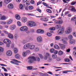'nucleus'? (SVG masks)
<instances>
[{
	"label": "nucleus",
	"mask_w": 76,
	"mask_h": 76,
	"mask_svg": "<svg viewBox=\"0 0 76 76\" xmlns=\"http://www.w3.org/2000/svg\"><path fill=\"white\" fill-rule=\"evenodd\" d=\"M35 47L34 45H32L31 43H27L24 45L23 48L24 49H25V50H26V49L34 50H34L36 51H39V48L36 47L35 48Z\"/></svg>",
	"instance_id": "nucleus-1"
},
{
	"label": "nucleus",
	"mask_w": 76,
	"mask_h": 76,
	"mask_svg": "<svg viewBox=\"0 0 76 76\" xmlns=\"http://www.w3.org/2000/svg\"><path fill=\"white\" fill-rule=\"evenodd\" d=\"M38 55L40 58H41L42 59L44 58V60H47L48 59V58L49 57L51 56V54L48 53H46L44 55V56H43V55L41 54H38Z\"/></svg>",
	"instance_id": "nucleus-2"
},
{
	"label": "nucleus",
	"mask_w": 76,
	"mask_h": 76,
	"mask_svg": "<svg viewBox=\"0 0 76 76\" xmlns=\"http://www.w3.org/2000/svg\"><path fill=\"white\" fill-rule=\"evenodd\" d=\"M3 42L4 44H6V47H10V44L11 43L10 40L8 39H4L3 40Z\"/></svg>",
	"instance_id": "nucleus-3"
},
{
	"label": "nucleus",
	"mask_w": 76,
	"mask_h": 76,
	"mask_svg": "<svg viewBox=\"0 0 76 76\" xmlns=\"http://www.w3.org/2000/svg\"><path fill=\"white\" fill-rule=\"evenodd\" d=\"M21 31H25L27 34H29L30 31L28 30V28L26 26H23L20 28Z\"/></svg>",
	"instance_id": "nucleus-4"
},
{
	"label": "nucleus",
	"mask_w": 76,
	"mask_h": 76,
	"mask_svg": "<svg viewBox=\"0 0 76 76\" xmlns=\"http://www.w3.org/2000/svg\"><path fill=\"white\" fill-rule=\"evenodd\" d=\"M10 62L12 63V64H15V65H19V64L18 63H21L20 61L15 59H13Z\"/></svg>",
	"instance_id": "nucleus-5"
},
{
	"label": "nucleus",
	"mask_w": 76,
	"mask_h": 76,
	"mask_svg": "<svg viewBox=\"0 0 76 76\" xmlns=\"http://www.w3.org/2000/svg\"><path fill=\"white\" fill-rule=\"evenodd\" d=\"M64 32V28L63 27H62L58 30V33L59 35H61L63 34Z\"/></svg>",
	"instance_id": "nucleus-6"
},
{
	"label": "nucleus",
	"mask_w": 76,
	"mask_h": 76,
	"mask_svg": "<svg viewBox=\"0 0 76 76\" xmlns=\"http://www.w3.org/2000/svg\"><path fill=\"white\" fill-rule=\"evenodd\" d=\"M28 25L30 27H33V26H35L36 25V24L33 21H30L28 22Z\"/></svg>",
	"instance_id": "nucleus-7"
},
{
	"label": "nucleus",
	"mask_w": 76,
	"mask_h": 76,
	"mask_svg": "<svg viewBox=\"0 0 76 76\" xmlns=\"http://www.w3.org/2000/svg\"><path fill=\"white\" fill-rule=\"evenodd\" d=\"M34 56H31L29 57L28 58V63H30V64H31L32 63H34Z\"/></svg>",
	"instance_id": "nucleus-8"
},
{
	"label": "nucleus",
	"mask_w": 76,
	"mask_h": 76,
	"mask_svg": "<svg viewBox=\"0 0 76 76\" xmlns=\"http://www.w3.org/2000/svg\"><path fill=\"white\" fill-rule=\"evenodd\" d=\"M72 32V28L69 27L66 28L65 32L66 34H69Z\"/></svg>",
	"instance_id": "nucleus-9"
},
{
	"label": "nucleus",
	"mask_w": 76,
	"mask_h": 76,
	"mask_svg": "<svg viewBox=\"0 0 76 76\" xmlns=\"http://www.w3.org/2000/svg\"><path fill=\"white\" fill-rule=\"evenodd\" d=\"M37 41L39 43H41L43 41L42 38L41 36H39L37 38Z\"/></svg>",
	"instance_id": "nucleus-10"
},
{
	"label": "nucleus",
	"mask_w": 76,
	"mask_h": 76,
	"mask_svg": "<svg viewBox=\"0 0 76 76\" xmlns=\"http://www.w3.org/2000/svg\"><path fill=\"white\" fill-rule=\"evenodd\" d=\"M37 34H43L44 33V31L42 29H38L37 31Z\"/></svg>",
	"instance_id": "nucleus-11"
},
{
	"label": "nucleus",
	"mask_w": 76,
	"mask_h": 76,
	"mask_svg": "<svg viewBox=\"0 0 76 76\" xmlns=\"http://www.w3.org/2000/svg\"><path fill=\"white\" fill-rule=\"evenodd\" d=\"M16 27V25L14 24L10 26V29L11 31H13L15 29Z\"/></svg>",
	"instance_id": "nucleus-12"
},
{
	"label": "nucleus",
	"mask_w": 76,
	"mask_h": 76,
	"mask_svg": "<svg viewBox=\"0 0 76 76\" xmlns=\"http://www.w3.org/2000/svg\"><path fill=\"white\" fill-rule=\"evenodd\" d=\"M7 7L10 9H12L14 8V5L12 4H10L8 5Z\"/></svg>",
	"instance_id": "nucleus-13"
},
{
	"label": "nucleus",
	"mask_w": 76,
	"mask_h": 76,
	"mask_svg": "<svg viewBox=\"0 0 76 76\" xmlns=\"http://www.w3.org/2000/svg\"><path fill=\"white\" fill-rule=\"evenodd\" d=\"M34 61H36L39 62L40 61V58L38 57H34Z\"/></svg>",
	"instance_id": "nucleus-14"
},
{
	"label": "nucleus",
	"mask_w": 76,
	"mask_h": 76,
	"mask_svg": "<svg viewBox=\"0 0 76 76\" xmlns=\"http://www.w3.org/2000/svg\"><path fill=\"white\" fill-rule=\"evenodd\" d=\"M22 21L24 23H25L28 21V18L26 17H23L21 19Z\"/></svg>",
	"instance_id": "nucleus-15"
},
{
	"label": "nucleus",
	"mask_w": 76,
	"mask_h": 76,
	"mask_svg": "<svg viewBox=\"0 0 76 76\" xmlns=\"http://www.w3.org/2000/svg\"><path fill=\"white\" fill-rule=\"evenodd\" d=\"M7 56H10L12 55V52L11 50H9L7 52Z\"/></svg>",
	"instance_id": "nucleus-16"
},
{
	"label": "nucleus",
	"mask_w": 76,
	"mask_h": 76,
	"mask_svg": "<svg viewBox=\"0 0 76 76\" xmlns=\"http://www.w3.org/2000/svg\"><path fill=\"white\" fill-rule=\"evenodd\" d=\"M59 45H60V48L61 50H64V49L66 48L65 45H64L59 44Z\"/></svg>",
	"instance_id": "nucleus-17"
},
{
	"label": "nucleus",
	"mask_w": 76,
	"mask_h": 76,
	"mask_svg": "<svg viewBox=\"0 0 76 76\" xmlns=\"http://www.w3.org/2000/svg\"><path fill=\"white\" fill-rule=\"evenodd\" d=\"M55 23H56L57 24H62L63 23V20H61L59 21H56Z\"/></svg>",
	"instance_id": "nucleus-18"
},
{
	"label": "nucleus",
	"mask_w": 76,
	"mask_h": 76,
	"mask_svg": "<svg viewBox=\"0 0 76 76\" xmlns=\"http://www.w3.org/2000/svg\"><path fill=\"white\" fill-rule=\"evenodd\" d=\"M67 39V37H64L62 38L61 41L63 42L64 44H67V42L65 41V39Z\"/></svg>",
	"instance_id": "nucleus-19"
},
{
	"label": "nucleus",
	"mask_w": 76,
	"mask_h": 76,
	"mask_svg": "<svg viewBox=\"0 0 76 76\" xmlns=\"http://www.w3.org/2000/svg\"><path fill=\"white\" fill-rule=\"evenodd\" d=\"M8 37L10 39H13V35L11 33H9L8 34Z\"/></svg>",
	"instance_id": "nucleus-20"
},
{
	"label": "nucleus",
	"mask_w": 76,
	"mask_h": 76,
	"mask_svg": "<svg viewBox=\"0 0 76 76\" xmlns=\"http://www.w3.org/2000/svg\"><path fill=\"white\" fill-rule=\"evenodd\" d=\"M12 22L13 20H12V19H10L7 21V25H10V24H11V23H12Z\"/></svg>",
	"instance_id": "nucleus-21"
},
{
	"label": "nucleus",
	"mask_w": 76,
	"mask_h": 76,
	"mask_svg": "<svg viewBox=\"0 0 76 76\" xmlns=\"http://www.w3.org/2000/svg\"><path fill=\"white\" fill-rule=\"evenodd\" d=\"M75 42L76 40L74 39H70L69 41V44H72L75 43Z\"/></svg>",
	"instance_id": "nucleus-22"
},
{
	"label": "nucleus",
	"mask_w": 76,
	"mask_h": 76,
	"mask_svg": "<svg viewBox=\"0 0 76 76\" xmlns=\"http://www.w3.org/2000/svg\"><path fill=\"white\" fill-rule=\"evenodd\" d=\"M15 18L17 20H20V15L18 14L15 15Z\"/></svg>",
	"instance_id": "nucleus-23"
},
{
	"label": "nucleus",
	"mask_w": 76,
	"mask_h": 76,
	"mask_svg": "<svg viewBox=\"0 0 76 76\" xmlns=\"http://www.w3.org/2000/svg\"><path fill=\"white\" fill-rule=\"evenodd\" d=\"M15 57L17 59H20V57H21V56L19 54H16L15 55Z\"/></svg>",
	"instance_id": "nucleus-24"
},
{
	"label": "nucleus",
	"mask_w": 76,
	"mask_h": 76,
	"mask_svg": "<svg viewBox=\"0 0 76 76\" xmlns=\"http://www.w3.org/2000/svg\"><path fill=\"white\" fill-rule=\"evenodd\" d=\"M54 48L55 49H56V50H60V47H59V46L58 45H54Z\"/></svg>",
	"instance_id": "nucleus-25"
},
{
	"label": "nucleus",
	"mask_w": 76,
	"mask_h": 76,
	"mask_svg": "<svg viewBox=\"0 0 76 76\" xmlns=\"http://www.w3.org/2000/svg\"><path fill=\"white\" fill-rule=\"evenodd\" d=\"M27 42H28V40L27 39L23 40L21 42L22 44L23 45H24V44H26Z\"/></svg>",
	"instance_id": "nucleus-26"
},
{
	"label": "nucleus",
	"mask_w": 76,
	"mask_h": 76,
	"mask_svg": "<svg viewBox=\"0 0 76 76\" xmlns=\"http://www.w3.org/2000/svg\"><path fill=\"white\" fill-rule=\"evenodd\" d=\"M40 20L44 21V22H47L48 21V19L45 18H42L40 19Z\"/></svg>",
	"instance_id": "nucleus-27"
},
{
	"label": "nucleus",
	"mask_w": 76,
	"mask_h": 76,
	"mask_svg": "<svg viewBox=\"0 0 76 76\" xmlns=\"http://www.w3.org/2000/svg\"><path fill=\"white\" fill-rule=\"evenodd\" d=\"M1 18L0 19L1 20H5L6 19H7V18H6V17L4 15L2 16V15H1Z\"/></svg>",
	"instance_id": "nucleus-28"
},
{
	"label": "nucleus",
	"mask_w": 76,
	"mask_h": 76,
	"mask_svg": "<svg viewBox=\"0 0 76 76\" xmlns=\"http://www.w3.org/2000/svg\"><path fill=\"white\" fill-rule=\"evenodd\" d=\"M71 11L73 12L74 13H76V10L74 7H72L71 10Z\"/></svg>",
	"instance_id": "nucleus-29"
},
{
	"label": "nucleus",
	"mask_w": 76,
	"mask_h": 76,
	"mask_svg": "<svg viewBox=\"0 0 76 76\" xmlns=\"http://www.w3.org/2000/svg\"><path fill=\"white\" fill-rule=\"evenodd\" d=\"M19 7L20 9L22 10L23 9V5L22 4H20L19 5Z\"/></svg>",
	"instance_id": "nucleus-30"
},
{
	"label": "nucleus",
	"mask_w": 76,
	"mask_h": 76,
	"mask_svg": "<svg viewBox=\"0 0 76 76\" xmlns=\"http://www.w3.org/2000/svg\"><path fill=\"white\" fill-rule=\"evenodd\" d=\"M50 57V56L47 59L48 60V62H51V61H52L53 60V58H51Z\"/></svg>",
	"instance_id": "nucleus-31"
},
{
	"label": "nucleus",
	"mask_w": 76,
	"mask_h": 76,
	"mask_svg": "<svg viewBox=\"0 0 76 76\" xmlns=\"http://www.w3.org/2000/svg\"><path fill=\"white\" fill-rule=\"evenodd\" d=\"M61 39V37L60 36H57L55 37L56 40H60Z\"/></svg>",
	"instance_id": "nucleus-32"
},
{
	"label": "nucleus",
	"mask_w": 76,
	"mask_h": 76,
	"mask_svg": "<svg viewBox=\"0 0 76 76\" xmlns=\"http://www.w3.org/2000/svg\"><path fill=\"white\" fill-rule=\"evenodd\" d=\"M52 57L53 58H54V59H56V58H57V55L55 54H54L52 55Z\"/></svg>",
	"instance_id": "nucleus-33"
},
{
	"label": "nucleus",
	"mask_w": 76,
	"mask_h": 76,
	"mask_svg": "<svg viewBox=\"0 0 76 76\" xmlns=\"http://www.w3.org/2000/svg\"><path fill=\"white\" fill-rule=\"evenodd\" d=\"M39 73L40 75L42 74V73H39L38 72H35L32 73V75H38V74Z\"/></svg>",
	"instance_id": "nucleus-34"
},
{
	"label": "nucleus",
	"mask_w": 76,
	"mask_h": 76,
	"mask_svg": "<svg viewBox=\"0 0 76 76\" xmlns=\"http://www.w3.org/2000/svg\"><path fill=\"white\" fill-rule=\"evenodd\" d=\"M4 2L6 4H9L10 2V0H4Z\"/></svg>",
	"instance_id": "nucleus-35"
},
{
	"label": "nucleus",
	"mask_w": 76,
	"mask_h": 76,
	"mask_svg": "<svg viewBox=\"0 0 76 76\" xmlns=\"http://www.w3.org/2000/svg\"><path fill=\"white\" fill-rule=\"evenodd\" d=\"M27 68L28 70H32L33 69V67L32 66H28Z\"/></svg>",
	"instance_id": "nucleus-36"
},
{
	"label": "nucleus",
	"mask_w": 76,
	"mask_h": 76,
	"mask_svg": "<svg viewBox=\"0 0 76 76\" xmlns=\"http://www.w3.org/2000/svg\"><path fill=\"white\" fill-rule=\"evenodd\" d=\"M17 24L18 26H22V23H21V22L20 21L17 22Z\"/></svg>",
	"instance_id": "nucleus-37"
},
{
	"label": "nucleus",
	"mask_w": 76,
	"mask_h": 76,
	"mask_svg": "<svg viewBox=\"0 0 76 76\" xmlns=\"http://www.w3.org/2000/svg\"><path fill=\"white\" fill-rule=\"evenodd\" d=\"M64 61L65 62H70V60L69 58H66L64 59Z\"/></svg>",
	"instance_id": "nucleus-38"
},
{
	"label": "nucleus",
	"mask_w": 76,
	"mask_h": 76,
	"mask_svg": "<svg viewBox=\"0 0 76 76\" xmlns=\"http://www.w3.org/2000/svg\"><path fill=\"white\" fill-rule=\"evenodd\" d=\"M7 23V22H6L2 21H0V24H1V25H6Z\"/></svg>",
	"instance_id": "nucleus-39"
},
{
	"label": "nucleus",
	"mask_w": 76,
	"mask_h": 76,
	"mask_svg": "<svg viewBox=\"0 0 76 76\" xmlns=\"http://www.w3.org/2000/svg\"><path fill=\"white\" fill-rule=\"evenodd\" d=\"M61 27V25H58L55 26V28L56 29H58L60 28Z\"/></svg>",
	"instance_id": "nucleus-40"
},
{
	"label": "nucleus",
	"mask_w": 76,
	"mask_h": 76,
	"mask_svg": "<svg viewBox=\"0 0 76 76\" xmlns=\"http://www.w3.org/2000/svg\"><path fill=\"white\" fill-rule=\"evenodd\" d=\"M26 56H27V53L25 52H24L23 53V56L25 57H26Z\"/></svg>",
	"instance_id": "nucleus-41"
},
{
	"label": "nucleus",
	"mask_w": 76,
	"mask_h": 76,
	"mask_svg": "<svg viewBox=\"0 0 76 76\" xmlns=\"http://www.w3.org/2000/svg\"><path fill=\"white\" fill-rule=\"evenodd\" d=\"M4 51V49L1 47H0V53H3Z\"/></svg>",
	"instance_id": "nucleus-42"
},
{
	"label": "nucleus",
	"mask_w": 76,
	"mask_h": 76,
	"mask_svg": "<svg viewBox=\"0 0 76 76\" xmlns=\"http://www.w3.org/2000/svg\"><path fill=\"white\" fill-rule=\"evenodd\" d=\"M63 51L60 50L58 52V54L59 55H60V56H62V55H63Z\"/></svg>",
	"instance_id": "nucleus-43"
},
{
	"label": "nucleus",
	"mask_w": 76,
	"mask_h": 76,
	"mask_svg": "<svg viewBox=\"0 0 76 76\" xmlns=\"http://www.w3.org/2000/svg\"><path fill=\"white\" fill-rule=\"evenodd\" d=\"M46 11L48 13H52V11H51V10L50 9H47L46 10Z\"/></svg>",
	"instance_id": "nucleus-44"
},
{
	"label": "nucleus",
	"mask_w": 76,
	"mask_h": 76,
	"mask_svg": "<svg viewBox=\"0 0 76 76\" xmlns=\"http://www.w3.org/2000/svg\"><path fill=\"white\" fill-rule=\"evenodd\" d=\"M55 27H52L49 28V30L50 31H55Z\"/></svg>",
	"instance_id": "nucleus-45"
},
{
	"label": "nucleus",
	"mask_w": 76,
	"mask_h": 76,
	"mask_svg": "<svg viewBox=\"0 0 76 76\" xmlns=\"http://www.w3.org/2000/svg\"><path fill=\"white\" fill-rule=\"evenodd\" d=\"M55 50V49H53V48L51 49L50 50V53H54V51Z\"/></svg>",
	"instance_id": "nucleus-46"
},
{
	"label": "nucleus",
	"mask_w": 76,
	"mask_h": 76,
	"mask_svg": "<svg viewBox=\"0 0 76 76\" xmlns=\"http://www.w3.org/2000/svg\"><path fill=\"white\" fill-rule=\"evenodd\" d=\"M47 36L48 37H51V36H52V34L48 32L47 33Z\"/></svg>",
	"instance_id": "nucleus-47"
},
{
	"label": "nucleus",
	"mask_w": 76,
	"mask_h": 76,
	"mask_svg": "<svg viewBox=\"0 0 76 76\" xmlns=\"http://www.w3.org/2000/svg\"><path fill=\"white\" fill-rule=\"evenodd\" d=\"M73 37V36L72 35L70 34L68 36L69 39H72Z\"/></svg>",
	"instance_id": "nucleus-48"
},
{
	"label": "nucleus",
	"mask_w": 76,
	"mask_h": 76,
	"mask_svg": "<svg viewBox=\"0 0 76 76\" xmlns=\"http://www.w3.org/2000/svg\"><path fill=\"white\" fill-rule=\"evenodd\" d=\"M14 51L15 53H18V49H17V48H14Z\"/></svg>",
	"instance_id": "nucleus-49"
},
{
	"label": "nucleus",
	"mask_w": 76,
	"mask_h": 76,
	"mask_svg": "<svg viewBox=\"0 0 76 76\" xmlns=\"http://www.w3.org/2000/svg\"><path fill=\"white\" fill-rule=\"evenodd\" d=\"M34 9V7L32 6H30L28 7L29 10H32Z\"/></svg>",
	"instance_id": "nucleus-50"
},
{
	"label": "nucleus",
	"mask_w": 76,
	"mask_h": 76,
	"mask_svg": "<svg viewBox=\"0 0 76 76\" xmlns=\"http://www.w3.org/2000/svg\"><path fill=\"white\" fill-rule=\"evenodd\" d=\"M42 4L45 6H46V7H48V4L45 2H43Z\"/></svg>",
	"instance_id": "nucleus-51"
},
{
	"label": "nucleus",
	"mask_w": 76,
	"mask_h": 76,
	"mask_svg": "<svg viewBox=\"0 0 76 76\" xmlns=\"http://www.w3.org/2000/svg\"><path fill=\"white\" fill-rule=\"evenodd\" d=\"M72 35L75 37H76V32H74L72 33Z\"/></svg>",
	"instance_id": "nucleus-52"
},
{
	"label": "nucleus",
	"mask_w": 76,
	"mask_h": 76,
	"mask_svg": "<svg viewBox=\"0 0 76 76\" xmlns=\"http://www.w3.org/2000/svg\"><path fill=\"white\" fill-rule=\"evenodd\" d=\"M41 3H42V1H39L37 3V6H38V5L40 4Z\"/></svg>",
	"instance_id": "nucleus-53"
},
{
	"label": "nucleus",
	"mask_w": 76,
	"mask_h": 76,
	"mask_svg": "<svg viewBox=\"0 0 76 76\" xmlns=\"http://www.w3.org/2000/svg\"><path fill=\"white\" fill-rule=\"evenodd\" d=\"M53 53H54L55 54H58V51L55 50Z\"/></svg>",
	"instance_id": "nucleus-54"
},
{
	"label": "nucleus",
	"mask_w": 76,
	"mask_h": 76,
	"mask_svg": "<svg viewBox=\"0 0 76 76\" xmlns=\"http://www.w3.org/2000/svg\"><path fill=\"white\" fill-rule=\"evenodd\" d=\"M26 6H29L30 4V3H29V1H27L26 2Z\"/></svg>",
	"instance_id": "nucleus-55"
},
{
	"label": "nucleus",
	"mask_w": 76,
	"mask_h": 76,
	"mask_svg": "<svg viewBox=\"0 0 76 76\" xmlns=\"http://www.w3.org/2000/svg\"><path fill=\"white\" fill-rule=\"evenodd\" d=\"M37 10L39 12V13H41V10H40L39 8H37Z\"/></svg>",
	"instance_id": "nucleus-56"
},
{
	"label": "nucleus",
	"mask_w": 76,
	"mask_h": 76,
	"mask_svg": "<svg viewBox=\"0 0 76 76\" xmlns=\"http://www.w3.org/2000/svg\"><path fill=\"white\" fill-rule=\"evenodd\" d=\"M14 37H15V39H16L18 38V34H15L14 35Z\"/></svg>",
	"instance_id": "nucleus-57"
},
{
	"label": "nucleus",
	"mask_w": 76,
	"mask_h": 76,
	"mask_svg": "<svg viewBox=\"0 0 76 76\" xmlns=\"http://www.w3.org/2000/svg\"><path fill=\"white\" fill-rule=\"evenodd\" d=\"M2 69H4V70L5 72H7V69L4 67H2Z\"/></svg>",
	"instance_id": "nucleus-58"
},
{
	"label": "nucleus",
	"mask_w": 76,
	"mask_h": 76,
	"mask_svg": "<svg viewBox=\"0 0 76 76\" xmlns=\"http://www.w3.org/2000/svg\"><path fill=\"white\" fill-rule=\"evenodd\" d=\"M4 27L5 28H9V26L7 25H4Z\"/></svg>",
	"instance_id": "nucleus-59"
},
{
	"label": "nucleus",
	"mask_w": 76,
	"mask_h": 76,
	"mask_svg": "<svg viewBox=\"0 0 76 76\" xmlns=\"http://www.w3.org/2000/svg\"><path fill=\"white\" fill-rule=\"evenodd\" d=\"M3 32H4V34H8V32L6 31H3Z\"/></svg>",
	"instance_id": "nucleus-60"
},
{
	"label": "nucleus",
	"mask_w": 76,
	"mask_h": 76,
	"mask_svg": "<svg viewBox=\"0 0 76 76\" xmlns=\"http://www.w3.org/2000/svg\"><path fill=\"white\" fill-rule=\"evenodd\" d=\"M27 15L28 16H35V15L33 14H28Z\"/></svg>",
	"instance_id": "nucleus-61"
},
{
	"label": "nucleus",
	"mask_w": 76,
	"mask_h": 76,
	"mask_svg": "<svg viewBox=\"0 0 76 76\" xmlns=\"http://www.w3.org/2000/svg\"><path fill=\"white\" fill-rule=\"evenodd\" d=\"M26 53L27 54H28L31 53V51H30L29 50H27L26 51Z\"/></svg>",
	"instance_id": "nucleus-62"
},
{
	"label": "nucleus",
	"mask_w": 76,
	"mask_h": 76,
	"mask_svg": "<svg viewBox=\"0 0 76 76\" xmlns=\"http://www.w3.org/2000/svg\"><path fill=\"white\" fill-rule=\"evenodd\" d=\"M76 1L73 2L71 3L72 5H74L75 4H76Z\"/></svg>",
	"instance_id": "nucleus-63"
},
{
	"label": "nucleus",
	"mask_w": 76,
	"mask_h": 76,
	"mask_svg": "<svg viewBox=\"0 0 76 76\" xmlns=\"http://www.w3.org/2000/svg\"><path fill=\"white\" fill-rule=\"evenodd\" d=\"M73 54L75 56H76V50L74 51Z\"/></svg>",
	"instance_id": "nucleus-64"
}]
</instances>
